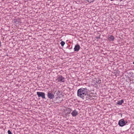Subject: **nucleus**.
Segmentation results:
<instances>
[{
    "instance_id": "obj_1",
    "label": "nucleus",
    "mask_w": 134,
    "mask_h": 134,
    "mask_svg": "<svg viewBox=\"0 0 134 134\" xmlns=\"http://www.w3.org/2000/svg\"><path fill=\"white\" fill-rule=\"evenodd\" d=\"M77 96L82 98L83 100H88L92 98V96L88 93L87 89L85 88H81L77 91Z\"/></svg>"
},
{
    "instance_id": "obj_2",
    "label": "nucleus",
    "mask_w": 134,
    "mask_h": 134,
    "mask_svg": "<svg viewBox=\"0 0 134 134\" xmlns=\"http://www.w3.org/2000/svg\"><path fill=\"white\" fill-rule=\"evenodd\" d=\"M127 123V121H125L124 119H122L119 121L118 124L120 126L122 127L125 125Z\"/></svg>"
},
{
    "instance_id": "obj_3",
    "label": "nucleus",
    "mask_w": 134,
    "mask_h": 134,
    "mask_svg": "<svg viewBox=\"0 0 134 134\" xmlns=\"http://www.w3.org/2000/svg\"><path fill=\"white\" fill-rule=\"evenodd\" d=\"M65 79L63 77L62 75H59L57 77L56 81H57L58 82H64L65 81Z\"/></svg>"
},
{
    "instance_id": "obj_4",
    "label": "nucleus",
    "mask_w": 134,
    "mask_h": 134,
    "mask_svg": "<svg viewBox=\"0 0 134 134\" xmlns=\"http://www.w3.org/2000/svg\"><path fill=\"white\" fill-rule=\"evenodd\" d=\"M37 94L38 97H41L43 99H46L45 97V94L44 93L38 92H37Z\"/></svg>"
},
{
    "instance_id": "obj_5",
    "label": "nucleus",
    "mask_w": 134,
    "mask_h": 134,
    "mask_svg": "<svg viewBox=\"0 0 134 134\" xmlns=\"http://www.w3.org/2000/svg\"><path fill=\"white\" fill-rule=\"evenodd\" d=\"M47 95L48 98L50 99H53L55 97L54 95L50 92L48 93Z\"/></svg>"
},
{
    "instance_id": "obj_6",
    "label": "nucleus",
    "mask_w": 134,
    "mask_h": 134,
    "mask_svg": "<svg viewBox=\"0 0 134 134\" xmlns=\"http://www.w3.org/2000/svg\"><path fill=\"white\" fill-rule=\"evenodd\" d=\"M80 45L77 44L75 45V47L74 48V51H78L80 49Z\"/></svg>"
},
{
    "instance_id": "obj_7",
    "label": "nucleus",
    "mask_w": 134,
    "mask_h": 134,
    "mask_svg": "<svg viewBox=\"0 0 134 134\" xmlns=\"http://www.w3.org/2000/svg\"><path fill=\"white\" fill-rule=\"evenodd\" d=\"M71 114L73 116L75 117L78 115V113L77 111L75 109L72 111Z\"/></svg>"
},
{
    "instance_id": "obj_8",
    "label": "nucleus",
    "mask_w": 134,
    "mask_h": 134,
    "mask_svg": "<svg viewBox=\"0 0 134 134\" xmlns=\"http://www.w3.org/2000/svg\"><path fill=\"white\" fill-rule=\"evenodd\" d=\"M108 39L109 41H113L114 39V37L112 35H111L109 37Z\"/></svg>"
},
{
    "instance_id": "obj_9",
    "label": "nucleus",
    "mask_w": 134,
    "mask_h": 134,
    "mask_svg": "<svg viewBox=\"0 0 134 134\" xmlns=\"http://www.w3.org/2000/svg\"><path fill=\"white\" fill-rule=\"evenodd\" d=\"M62 93V92L59 90L56 91L55 92V93H56L58 97L60 95H61Z\"/></svg>"
},
{
    "instance_id": "obj_10",
    "label": "nucleus",
    "mask_w": 134,
    "mask_h": 134,
    "mask_svg": "<svg viewBox=\"0 0 134 134\" xmlns=\"http://www.w3.org/2000/svg\"><path fill=\"white\" fill-rule=\"evenodd\" d=\"M95 80L94 81H95L96 83H101V80H100V79H95Z\"/></svg>"
},
{
    "instance_id": "obj_11",
    "label": "nucleus",
    "mask_w": 134,
    "mask_h": 134,
    "mask_svg": "<svg viewBox=\"0 0 134 134\" xmlns=\"http://www.w3.org/2000/svg\"><path fill=\"white\" fill-rule=\"evenodd\" d=\"M123 102H124L123 100L122 99L121 100H119V101H118V103H117L119 105H122V104L123 103Z\"/></svg>"
},
{
    "instance_id": "obj_12",
    "label": "nucleus",
    "mask_w": 134,
    "mask_h": 134,
    "mask_svg": "<svg viewBox=\"0 0 134 134\" xmlns=\"http://www.w3.org/2000/svg\"><path fill=\"white\" fill-rule=\"evenodd\" d=\"M65 42H64L63 41H62L61 42H60V44H61L62 46V47L65 44Z\"/></svg>"
},
{
    "instance_id": "obj_13",
    "label": "nucleus",
    "mask_w": 134,
    "mask_h": 134,
    "mask_svg": "<svg viewBox=\"0 0 134 134\" xmlns=\"http://www.w3.org/2000/svg\"><path fill=\"white\" fill-rule=\"evenodd\" d=\"M7 132H8V134H13L12 133V132L9 130Z\"/></svg>"
},
{
    "instance_id": "obj_14",
    "label": "nucleus",
    "mask_w": 134,
    "mask_h": 134,
    "mask_svg": "<svg viewBox=\"0 0 134 134\" xmlns=\"http://www.w3.org/2000/svg\"><path fill=\"white\" fill-rule=\"evenodd\" d=\"M68 110L69 112V113H70L71 112V111L72 110L70 108H69L68 109Z\"/></svg>"
},
{
    "instance_id": "obj_15",
    "label": "nucleus",
    "mask_w": 134,
    "mask_h": 134,
    "mask_svg": "<svg viewBox=\"0 0 134 134\" xmlns=\"http://www.w3.org/2000/svg\"><path fill=\"white\" fill-rule=\"evenodd\" d=\"M96 38L97 39H99L100 38V37H97V36L96 37Z\"/></svg>"
},
{
    "instance_id": "obj_16",
    "label": "nucleus",
    "mask_w": 134,
    "mask_h": 134,
    "mask_svg": "<svg viewBox=\"0 0 134 134\" xmlns=\"http://www.w3.org/2000/svg\"><path fill=\"white\" fill-rule=\"evenodd\" d=\"M111 1H113L114 0H110Z\"/></svg>"
}]
</instances>
